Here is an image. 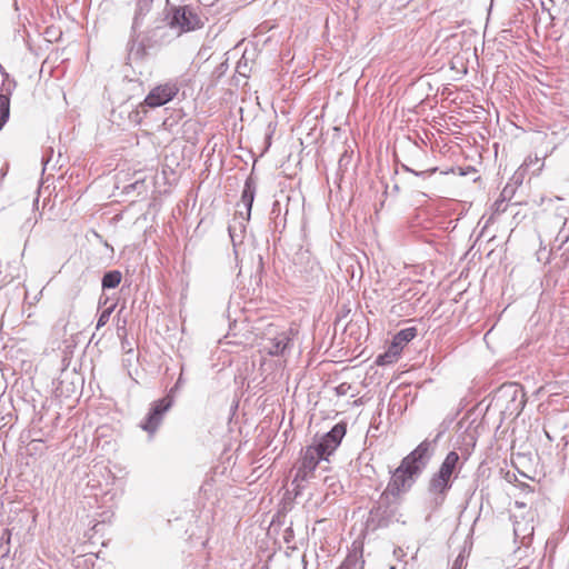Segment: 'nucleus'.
<instances>
[{
  "mask_svg": "<svg viewBox=\"0 0 569 569\" xmlns=\"http://www.w3.org/2000/svg\"><path fill=\"white\" fill-rule=\"evenodd\" d=\"M432 457V448L429 440H423L413 451L406 456L400 466L392 472V477L386 488L393 498L407 492L426 469Z\"/></svg>",
  "mask_w": 569,
  "mask_h": 569,
  "instance_id": "f257e3e1",
  "label": "nucleus"
},
{
  "mask_svg": "<svg viewBox=\"0 0 569 569\" xmlns=\"http://www.w3.org/2000/svg\"><path fill=\"white\" fill-rule=\"evenodd\" d=\"M496 402L502 407L505 415L518 417L526 405L525 392L517 383L502 385L496 396Z\"/></svg>",
  "mask_w": 569,
  "mask_h": 569,
  "instance_id": "f03ea898",
  "label": "nucleus"
},
{
  "mask_svg": "<svg viewBox=\"0 0 569 569\" xmlns=\"http://www.w3.org/2000/svg\"><path fill=\"white\" fill-rule=\"evenodd\" d=\"M256 191H257V180L252 176H249L246 179L243 190L241 193V202L243 203V206L246 208V213H243L241 211L237 212L232 220V223L229 224L228 231H229L231 239H233L234 232L237 231V229H239L242 232L246 228L244 223L250 220V214H251V209H252Z\"/></svg>",
  "mask_w": 569,
  "mask_h": 569,
  "instance_id": "7ed1b4c3",
  "label": "nucleus"
},
{
  "mask_svg": "<svg viewBox=\"0 0 569 569\" xmlns=\"http://www.w3.org/2000/svg\"><path fill=\"white\" fill-rule=\"evenodd\" d=\"M518 511L512 515L513 533L522 545H528L535 531L536 512L532 509L526 510V503L516 502Z\"/></svg>",
  "mask_w": 569,
  "mask_h": 569,
  "instance_id": "20e7f679",
  "label": "nucleus"
},
{
  "mask_svg": "<svg viewBox=\"0 0 569 569\" xmlns=\"http://www.w3.org/2000/svg\"><path fill=\"white\" fill-rule=\"evenodd\" d=\"M182 82V80L176 78L156 86L144 98L143 103L150 108L164 106L178 94Z\"/></svg>",
  "mask_w": 569,
  "mask_h": 569,
  "instance_id": "39448f33",
  "label": "nucleus"
},
{
  "mask_svg": "<svg viewBox=\"0 0 569 569\" xmlns=\"http://www.w3.org/2000/svg\"><path fill=\"white\" fill-rule=\"evenodd\" d=\"M321 459H325L317 449L313 447H308L297 467L296 476L292 480V485L296 490H300L302 488L301 482L308 481L312 478L313 472Z\"/></svg>",
  "mask_w": 569,
  "mask_h": 569,
  "instance_id": "423d86ee",
  "label": "nucleus"
},
{
  "mask_svg": "<svg viewBox=\"0 0 569 569\" xmlns=\"http://www.w3.org/2000/svg\"><path fill=\"white\" fill-rule=\"evenodd\" d=\"M204 20L197 9L183 6L174 9L171 26L178 27L182 32H189L202 28Z\"/></svg>",
  "mask_w": 569,
  "mask_h": 569,
  "instance_id": "0eeeda50",
  "label": "nucleus"
},
{
  "mask_svg": "<svg viewBox=\"0 0 569 569\" xmlns=\"http://www.w3.org/2000/svg\"><path fill=\"white\" fill-rule=\"evenodd\" d=\"M173 399L171 396H166L154 401L140 427L149 433L156 432L161 425L164 413L171 408Z\"/></svg>",
  "mask_w": 569,
  "mask_h": 569,
  "instance_id": "6e6552de",
  "label": "nucleus"
},
{
  "mask_svg": "<svg viewBox=\"0 0 569 569\" xmlns=\"http://www.w3.org/2000/svg\"><path fill=\"white\" fill-rule=\"evenodd\" d=\"M347 431V425L345 422H339L332 427V429L327 432L320 441L312 446L319 453L327 459L341 443L342 438L345 437Z\"/></svg>",
  "mask_w": 569,
  "mask_h": 569,
  "instance_id": "1a4fd4ad",
  "label": "nucleus"
},
{
  "mask_svg": "<svg viewBox=\"0 0 569 569\" xmlns=\"http://www.w3.org/2000/svg\"><path fill=\"white\" fill-rule=\"evenodd\" d=\"M451 487L452 483L449 480L441 478L436 472L431 476L428 483V493L430 502L435 508L440 507L445 502Z\"/></svg>",
  "mask_w": 569,
  "mask_h": 569,
  "instance_id": "9d476101",
  "label": "nucleus"
},
{
  "mask_svg": "<svg viewBox=\"0 0 569 569\" xmlns=\"http://www.w3.org/2000/svg\"><path fill=\"white\" fill-rule=\"evenodd\" d=\"M392 495L385 490L376 506L370 510V516L373 521H377L378 526H387L390 518L395 515V510L391 508Z\"/></svg>",
  "mask_w": 569,
  "mask_h": 569,
  "instance_id": "9b49d317",
  "label": "nucleus"
},
{
  "mask_svg": "<svg viewBox=\"0 0 569 569\" xmlns=\"http://www.w3.org/2000/svg\"><path fill=\"white\" fill-rule=\"evenodd\" d=\"M461 467L462 463H460L459 455L456 451H450L436 473L452 483L453 479L458 477Z\"/></svg>",
  "mask_w": 569,
  "mask_h": 569,
  "instance_id": "f8f14e48",
  "label": "nucleus"
},
{
  "mask_svg": "<svg viewBox=\"0 0 569 569\" xmlns=\"http://www.w3.org/2000/svg\"><path fill=\"white\" fill-rule=\"evenodd\" d=\"M291 338L287 332H280L276 337L267 339L263 349L270 356H281L289 348Z\"/></svg>",
  "mask_w": 569,
  "mask_h": 569,
  "instance_id": "ddd939ff",
  "label": "nucleus"
},
{
  "mask_svg": "<svg viewBox=\"0 0 569 569\" xmlns=\"http://www.w3.org/2000/svg\"><path fill=\"white\" fill-rule=\"evenodd\" d=\"M10 93L11 89L8 87L7 93L0 94V129H2L10 116Z\"/></svg>",
  "mask_w": 569,
  "mask_h": 569,
  "instance_id": "4468645a",
  "label": "nucleus"
},
{
  "mask_svg": "<svg viewBox=\"0 0 569 569\" xmlns=\"http://www.w3.org/2000/svg\"><path fill=\"white\" fill-rule=\"evenodd\" d=\"M122 274L119 270H111L104 273L102 277V289H113L119 286L121 281Z\"/></svg>",
  "mask_w": 569,
  "mask_h": 569,
  "instance_id": "2eb2a0df",
  "label": "nucleus"
},
{
  "mask_svg": "<svg viewBox=\"0 0 569 569\" xmlns=\"http://www.w3.org/2000/svg\"><path fill=\"white\" fill-rule=\"evenodd\" d=\"M146 53H147L146 47L142 42H137V41L132 40L129 43V48H128L129 60H134V61L141 60L144 58Z\"/></svg>",
  "mask_w": 569,
  "mask_h": 569,
  "instance_id": "dca6fc26",
  "label": "nucleus"
},
{
  "mask_svg": "<svg viewBox=\"0 0 569 569\" xmlns=\"http://www.w3.org/2000/svg\"><path fill=\"white\" fill-rule=\"evenodd\" d=\"M416 336H417V328L410 327V328L400 330L393 337V339H395V341H397L398 345H400L403 348L408 342L413 340L416 338Z\"/></svg>",
  "mask_w": 569,
  "mask_h": 569,
  "instance_id": "f3484780",
  "label": "nucleus"
},
{
  "mask_svg": "<svg viewBox=\"0 0 569 569\" xmlns=\"http://www.w3.org/2000/svg\"><path fill=\"white\" fill-rule=\"evenodd\" d=\"M365 561L356 552L346 557L338 569H363Z\"/></svg>",
  "mask_w": 569,
  "mask_h": 569,
  "instance_id": "a211bd4d",
  "label": "nucleus"
},
{
  "mask_svg": "<svg viewBox=\"0 0 569 569\" xmlns=\"http://www.w3.org/2000/svg\"><path fill=\"white\" fill-rule=\"evenodd\" d=\"M152 1L153 0H138L136 14L133 19V28L138 26L139 19L150 11Z\"/></svg>",
  "mask_w": 569,
  "mask_h": 569,
  "instance_id": "6ab92c4d",
  "label": "nucleus"
},
{
  "mask_svg": "<svg viewBox=\"0 0 569 569\" xmlns=\"http://www.w3.org/2000/svg\"><path fill=\"white\" fill-rule=\"evenodd\" d=\"M114 307H116V305H112L111 307H109V308L104 309V310L100 313V316H99V318H98V321H97V326H96V329H97V330H99L100 328L104 327V326L108 323V321H109V319H110V316H111V313H112V312H113V310H114Z\"/></svg>",
  "mask_w": 569,
  "mask_h": 569,
  "instance_id": "aec40b11",
  "label": "nucleus"
},
{
  "mask_svg": "<svg viewBox=\"0 0 569 569\" xmlns=\"http://www.w3.org/2000/svg\"><path fill=\"white\" fill-rule=\"evenodd\" d=\"M402 347L400 345L397 343V341H395V339H392V342L390 345V347L388 348L387 352L393 357L395 359L398 358V356L400 355V352L402 351Z\"/></svg>",
  "mask_w": 569,
  "mask_h": 569,
  "instance_id": "412c9836",
  "label": "nucleus"
},
{
  "mask_svg": "<svg viewBox=\"0 0 569 569\" xmlns=\"http://www.w3.org/2000/svg\"><path fill=\"white\" fill-rule=\"evenodd\" d=\"M402 168L406 171L411 172V173H413L415 176H418V177H428V176L432 174L433 172H436V170H437L436 168H433V169H430V170L415 171V170L410 169L409 167H407L405 164L402 166Z\"/></svg>",
  "mask_w": 569,
  "mask_h": 569,
  "instance_id": "4be33fe9",
  "label": "nucleus"
},
{
  "mask_svg": "<svg viewBox=\"0 0 569 569\" xmlns=\"http://www.w3.org/2000/svg\"><path fill=\"white\" fill-rule=\"evenodd\" d=\"M396 359L391 357L387 351L377 358V363L380 366L392 363Z\"/></svg>",
  "mask_w": 569,
  "mask_h": 569,
  "instance_id": "5701e85b",
  "label": "nucleus"
},
{
  "mask_svg": "<svg viewBox=\"0 0 569 569\" xmlns=\"http://www.w3.org/2000/svg\"><path fill=\"white\" fill-rule=\"evenodd\" d=\"M513 192H515V187L508 183L503 188L501 196H502L503 200H506L507 198H511Z\"/></svg>",
  "mask_w": 569,
  "mask_h": 569,
  "instance_id": "b1692460",
  "label": "nucleus"
},
{
  "mask_svg": "<svg viewBox=\"0 0 569 569\" xmlns=\"http://www.w3.org/2000/svg\"><path fill=\"white\" fill-rule=\"evenodd\" d=\"M117 332H118L119 337H124L126 336V320L122 321V325H120L118 322Z\"/></svg>",
  "mask_w": 569,
  "mask_h": 569,
  "instance_id": "393cba45",
  "label": "nucleus"
},
{
  "mask_svg": "<svg viewBox=\"0 0 569 569\" xmlns=\"http://www.w3.org/2000/svg\"><path fill=\"white\" fill-rule=\"evenodd\" d=\"M511 180L515 182V184H521V182H522V173L516 172Z\"/></svg>",
  "mask_w": 569,
  "mask_h": 569,
  "instance_id": "a878e982",
  "label": "nucleus"
},
{
  "mask_svg": "<svg viewBox=\"0 0 569 569\" xmlns=\"http://www.w3.org/2000/svg\"><path fill=\"white\" fill-rule=\"evenodd\" d=\"M503 203H505V200H503V199H502V200H500V201H496V202H495L496 210H497V211H500V210H501V211H505V210H506V206H503Z\"/></svg>",
  "mask_w": 569,
  "mask_h": 569,
  "instance_id": "bb28decb",
  "label": "nucleus"
},
{
  "mask_svg": "<svg viewBox=\"0 0 569 569\" xmlns=\"http://www.w3.org/2000/svg\"><path fill=\"white\" fill-rule=\"evenodd\" d=\"M462 562H463V559L458 557L453 563V568L452 569H460L461 566H462Z\"/></svg>",
  "mask_w": 569,
  "mask_h": 569,
  "instance_id": "cd10ccee",
  "label": "nucleus"
},
{
  "mask_svg": "<svg viewBox=\"0 0 569 569\" xmlns=\"http://www.w3.org/2000/svg\"><path fill=\"white\" fill-rule=\"evenodd\" d=\"M278 204H279V202H278V201H276V202L273 203V209H272V212H274V210H276V207H277Z\"/></svg>",
  "mask_w": 569,
  "mask_h": 569,
  "instance_id": "c85d7f7f",
  "label": "nucleus"
},
{
  "mask_svg": "<svg viewBox=\"0 0 569 569\" xmlns=\"http://www.w3.org/2000/svg\"><path fill=\"white\" fill-rule=\"evenodd\" d=\"M429 442L431 443V448L433 449V443L437 442V439H433L432 442L431 441H429Z\"/></svg>",
  "mask_w": 569,
  "mask_h": 569,
  "instance_id": "c756f323",
  "label": "nucleus"
},
{
  "mask_svg": "<svg viewBox=\"0 0 569 569\" xmlns=\"http://www.w3.org/2000/svg\"><path fill=\"white\" fill-rule=\"evenodd\" d=\"M429 442L431 443V448L433 449V443L437 442V439H433L432 442L431 441H429Z\"/></svg>",
  "mask_w": 569,
  "mask_h": 569,
  "instance_id": "7c9ffc66",
  "label": "nucleus"
},
{
  "mask_svg": "<svg viewBox=\"0 0 569 569\" xmlns=\"http://www.w3.org/2000/svg\"><path fill=\"white\" fill-rule=\"evenodd\" d=\"M122 347H128V343H124V341H121Z\"/></svg>",
  "mask_w": 569,
  "mask_h": 569,
  "instance_id": "2f4dec72",
  "label": "nucleus"
},
{
  "mask_svg": "<svg viewBox=\"0 0 569 569\" xmlns=\"http://www.w3.org/2000/svg\"><path fill=\"white\" fill-rule=\"evenodd\" d=\"M122 347H128V343H124V341H121Z\"/></svg>",
  "mask_w": 569,
  "mask_h": 569,
  "instance_id": "473e14b6",
  "label": "nucleus"
},
{
  "mask_svg": "<svg viewBox=\"0 0 569 569\" xmlns=\"http://www.w3.org/2000/svg\"><path fill=\"white\" fill-rule=\"evenodd\" d=\"M37 442H39V441H38V440H32V441H31V445L37 443Z\"/></svg>",
  "mask_w": 569,
  "mask_h": 569,
  "instance_id": "72a5a7b5",
  "label": "nucleus"
}]
</instances>
